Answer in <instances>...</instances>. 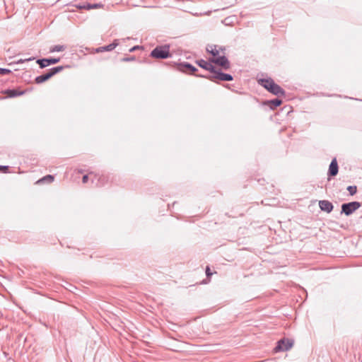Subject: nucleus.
<instances>
[{
  "label": "nucleus",
  "mask_w": 362,
  "mask_h": 362,
  "mask_svg": "<svg viewBox=\"0 0 362 362\" xmlns=\"http://www.w3.org/2000/svg\"><path fill=\"white\" fill-rule=\"evenodd\" d=\"M177 69L182 72L196 75L198 69L188 62H182L177 64Z\"/></svg>",
  "instance_id": "obj_8"
},
{
  "label": "nucleus",
  "mask_w": 362,
  "mask_h": 362,
  "mask_svg": "<svg viewBox=\"0 0 362 362\" xmlns=\"http://www.w3.org/2000/svg\"><path fill=\"white\" fill-rule=\"evenodd\" d=\"M293 344L294 341L293 339L282 338L276 342V345L274 348V352L278 353L281 351H286L293 346Z\"/></svg>",
  "instance_id": "obj_3"
},
{
  "label": "nucleus",
  "mask_w": 362,
  "mask_h": 362,
  "mask_svg": "<svg viewBox=\"0 0 362 362\" xmlns=\"http://www.w3.org/2000/svg\"><path fill=\"white\" fill-rule=\"evenodd\" d=\"M211 62L221 66L225 70H228L230 66V62L225 56H218L211 59Z\"/></svg>",
  "instance_id": "obj_9"
},
{
  "label": "nucleus",
  "mask_w": 362,
  "mask_h": 362,
  "mask_svg": "<svg viewBox=\"0 0 362 362\" xmlns=\"http://www.w3.org/2000/svg\"><path fill=\"white\" fill-rule=\"evenodd\" d=\"M196 63L201 68L209 71L210 73L212 74L213 72L215 71L216 67L213 66L210 62H208L204 59H199L196 61Z\"/></svg>",
  "instance_id": "obj_13"
},
{
  "label": "nucleus",
  "mask_w": 362,
  "mask_h": 362,
  "mask_svg": "<svg viewBox=\"0 0 362 362\" xmlns=\"http://www.w3.org/2000/svg\"><path fill=\"white\" fill-rule=\"evenodd\" d=\"M60 61V58H43L38 59L36 62L39 64L40 68L44 69L49 65L57 64Z\"/></svg>",
  "instance_id": "obj_10"
},
{
  "label": "nucleus",
  "mask_w": 362,
  "mask_h": 362,
  "mask_svg": "<svg viewBox=\"0 0 362 362\" xmlns=\"http://www.w3.org/2000/svg\"><path fill=\"white\" fill-rule=\"evenodd\" d=\"M88 181V175H84L82 177V182L83 183H86Z\"/></svg>",
  "instance_id": "obj_28"
},
{
  "label": "nucleus",
  "mask_w": 362,
  "mask_h": 362,
  "mask_svg": "<svg viewBox=\"0 0 362 362\" xmlns=\"http://www.w3.org/2000/svg\"><path fill=\"white\" fill-rule=\"evenodd\" d=\"M275 95H277V98L268 100L263 102V105L265 106H268L271 110H274L277 107L280 106L282 103V100L279 99V97L281 95H285L286 92H271Z\"/></svg>",
  "instance_id": "obj_7"
},
{
  "label": "nucleus",
  "mask_w": 362,
  "mask_h": 362,
  "mask_svg": "<svg viewBox=\"0 0 362 362\" xmlns=\"http://www.w3.org/2000/svg\"><path fill=\"white\" fill-rule=\"evenodd\" d=\"M225 47H219V49L218 50H219V52H224L225 51Z\"/></svg>",
  "instance_id": "obj_30"
},
{
  "label": "nucleus",
  "mask_w": 362,
  "mask_h": 362,
  "mask_svg": "<svg viewBox=\"0 0 362 362\" xmlns=\"http://www.w3.org/2000/svg\"><path fill=\"white\" fill-rule=\"evenodd\" d=\"M346 189L351 196L356 194L357 192V187L356 185H349Z\"/></svg>",
  "instance_id": "obj_20"
},
{
  "label": "nucleus",
  "mask_w": 362,
  "mask_h": 362,
  "mask_svg": "<svg viewBox=\"0 0 362 362\" xmlns=\"http://www.w3.org/2000/svg\"><path fill=\"white\" fill-rule=\"evenodd\" d=\"M217 47V45H208L206 47V52L212 56L216 57L219 54V50H218Z\"/></svg>",
  "instance_id": "obj_15"
},
{
  "label": "nucleus",
  "mask_w": 362,
  "mask_h": 362,
  "mask_svg": "<svg viewBox=\"0 0 362 362\" xmlns=\"http://www.w3.org/2000/svg\"><path fill=\"white\" fill-rule=\"evenodd\" d=\"M9 167L8 165H0V172L3 173H7L8 172Z\"/></svg>",
  "instance_id": "obj_23"
},
{
  "label": "nucleus",
  "mask_w": 362,
  "mask_h": 362,
  "mask_svg": "<svg viewBox=\"0 0 362 362\" xmlns=\"http://www.w3.org/2000/svg\"><path fill=\"white\" fill-rule=\"evenodd\" d=\"M66 49V47L64 45H54V46H52V47H50V49H49V52L52 53V52H63Z\"/></svg>",
  "instance_id": "obj_17"
},
{
  "label": "nucleus",
  "mask_w": 362,
  "mask_h": 362,
  "mask_svg": "<svg viewBox=\"0 0 362 362\" xmlns=\"http://www.w3.org/2000/svg\"><path fill=\"white\" fill-rule=\"evenodd\" d=\"M65 66H59L52 67L47 71L46 73L37 76L35 79L36 83H42L49 79L51 77L62 71Z\"/></svg>",
  "instance_id": "obj_2"
},
{
  "label": "nucleus",
  "mask_w": 362,
  "mask_h": 362,
  "mask_svg": "<svg viewBox=\"0 0 362 362\" xmlns=\"http://www.w3.org/2000/svg\"><path fill=\"white\" fill-rule=\"evenodd\" d=\"M99 6H100V5L98 4H86V10H90V9H92V8H98Z\"/></svg>",
  "instance_id": "obj_22"
},
{
  "label": "nucleus",
  "mask_w": 362,
  "mask_h": 362,
  "mask_svg": "<svg viewBox=\"0 0 362 362\" xmlns=\"http://www.w3.org/2000/svg\"><path fill=\"white\" fill-rule=\"evenodd\" d=\"M118 45H119V43L117 42V40H115L112 43H111L108 45H105V46H103V47H100L97 48L96 52H105V51L110 52V51L113 50Z\"/></svg>",
  "instance_id": "obj_14"
},
{
  "label": "nucleus",
  "mask_w": 362,
  "mask_h": 362,
  "mask_svg": "<svg viewBox=\"0 0 362 362\" xmlns=\"http://www.w3.org/2000/svg\"><path fill=\"white\" fill-rule=\"evenodd\" d=\"M258 83L267 90H284L279 85L276 84L271 78H259Z\"/></svg>",
  "instance_id": "obj_5"
},
{
  "label": "nucleus",
  "mask_w": 362,
  "mask_h": 362,
  "mask_svg": "<svg viewBox=\"0 0 362 362\" xmlns=\"http://www.w3.org/2000/svg\"><path fill=\"white\" fill-rule=\"evenodd\" d=\"M206 275L207 277H210L212 275V273L210 271V268L209 266L206 268Z\"/></svg>",
  "instance_id": "obj_25"
},
{
  "label": "nucleus",
  "mask_w": 362,
  "mask_h": 362,
  "mask_svg": "<svg viewBox=\"0 0 362 362\" xmlns=\"http://www.w3.org/2000/svg\"><path fill=\"white\" fill-rule=\"evenodd\" d=\"M108 182V177L104 175H100L98 178L96 185L99 187H103Z\"/></svg>",
  "instance_id": "obj_16"
},
{
  "label": "nucleus",
  "mask_w": 362,
  "mask_h": 362,
  "mask_svg": "<svg viewBox=\"0 0 362 362\" xmlns=\"http://www.w3.org/2000/svg\"><path fill=\"white\" fill-rule=\"evenodd\" d=\"M205 77L214 82L216 81L217 80L222 81H230L233 79L232 75L223 73L221 71H217L216 69H215V71L213 72L212 74Z\"/></svg>",
  "instance_id": "obj_6"
},
{
  "label": "nucleus",
  "mask_w": 362,
  "mask_h": 362,
  "mask_svg": "<svg viewBox=\"0 0 362 362\" xmlns=\"http://www.w3.org/2000/svg\"><path fill=\"white\" fill-rule=\"evenodd\" d=\"M139 47L138 46H134L132 48L130 49V52H134V50H136V49H138Z\"/></svg>",
  "instance_id": "obj_29"
},
{
  "label": "nucleus",
  "mask_w": 362,
  "mask_h": 362,
  "mask_svg": "<svg viewBox=\"0 0 362 362\" xmlns=\"http://www.w3.org/2000/svg\"><path fill=\"white\" fill-rule=\"evenodd\" d=\"M5 90L10 91V90H17V89H16V88H12V89L7 88V89H6Z\"/></svg>",
  "instance_id": "obj_31"
},
{
  "label": "nucleus",
  "mask_w": 362,
  "mask_h": 362,
  "mask_svg": "<svg viewBox=\"0 0 362 362\" xmlns=\"http://www.w3.org/2000/svg\"><path fill=\"white\" fill-rule=\"evenodd\" d=\"M135 59V57H126V58H124L122 59V61L124 62H130V61H133Z\"/></svg>",
  "instance_id": "obj_27"
},
{
  "label": "nucleus",
  "mask_w": 362,
  "mask_h": 362,
  "mask_svg": "<svg viewBox=\"0 0 362 362\" xmlns=\"http://www.w3.org/2000/svg\"><path fill=\"white\" fill-rule=\"evenodd\" d=\"M4 93L7 94V95L5 97V98H16V97L23 95L25 92H4Z\"/></svg>",
  "instance_id": "obj_19"
},
{
  "label": "nucleus",
  "mask_w": 362,
  "mask_h": 362,
  "mask_svg": "<svg viewBox=\"0 0 362 362\" xmlns=\"http://www.w3.org/2000/svg\"><path fill=\"white\" fill-rule=\"evenodd\" d=\"M319 207L321 211H325L328 214L331 213L334 209L332 203L328 200H320L319 202Z\"/></svg>",
  "instance_id": "obj_12"
},
{
  "label": "nucleus",
  "mask_w": 362,
  "mask_h": 362,
  "mask_svg": "<svg viewBox=\"0 0 362 362\" xmlns=\"http://www.w3.org/2000/svg\"><path fill=\"white\" fill-rule=\"evenodd\" d=\"M75 6L79 9H86V4H76Z\"/></svg>",
  "instance_id": "obj_24"
},
{
  "label": "nucleus",
  "mask_w": 362,
  "mask_h": 362,
  "mask_svg": "<svg viewBox=\"0 0 362 362\" xmlns=\"http://www.w3.org/2000/svg\"><path fill=\"white\" fill-rule=\"evenodd\" d=\"M339 166L336 158H333L329 165L327 172L328 177H334L338 174Z\"/></svg>",
  "instance_id": "obj_11"
},
{
  "label": "nucleus",
  "mask_w": 362,
  "mask_h": 362,
  "mask_svg": "<svg viewBox=\"0 0 362 362\" xmlns=\"http://www.w3.org/2000/svg\"><path fill=\"white\" fill-rule=\"evenodd\" d=\"M35 58L34 57H30V58H28V59H20L18 60V63H23V62H29V61H32Z\"/></svg>",
  "instance_id": "obj_26"
},
{
  "label": "nucleus",
  "mask_w": 362,
  "mask_h": 362,
  "mask_svg": "<svg viewBox=\"0 0 362 362\" xmlns=\"http://www.w3.org/2000/svg\"><path fill=\"white\" fill-rule=\"evenodd\" d=\"M12 71L8 69L0 68V75L11 74Z\"/></svg>",
  "instance_id": "obj_21"
},
{
  "label": "nucleus",
  "mask_w": 362,
  "mask_h": 362,
  "mask_svg": "<svg viewBox=\"0 0 362 362\" xmlns=\"http://www.w3.org/2000/svg\"><path fill=\"white\" fill-rule=\"evenodd\" d=\"M54 177L53 175H45L42 178H41L40 180H39L37 181V182H42V183H44V182H47V183H51L54 181Z\"/></svg>",
  "instance_id": "obj_18"
},
{
  "label": "nucleus",
  "mask_w": 362,
  "mask_h": 362,
  "mask_svg": "<svg viewBox=\"0 0 362 362\" xmlns=\"http://www.w3.org/2000/svg\"><path fill=\"white\" fill-rule=\"evenodd\" d=\"M361 206L359 202L354 201L348 203H344L341 204V214H344L349 216L358 209Z\"/></svg>",
  "instance_id": "obj_4"
},
{
  "label": "nucleus",
  "mask_w": 362,
  "mask_h": 362,
  "mask_svg": "<svg viewBox=\"0 0 362 362\" xmlns=\"http://www.w3.org/2000/svg\"><path fill=\"white\" fill-rule=\"evenodd\" d=\"M150 56L153 58L159 59H164L170 57V45H165L157 46L151 52Z\"/></svg>",
  "instance_id": "obj_1"
}]
</instances>
